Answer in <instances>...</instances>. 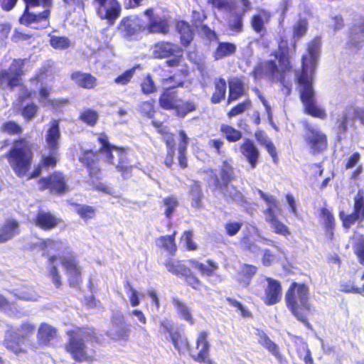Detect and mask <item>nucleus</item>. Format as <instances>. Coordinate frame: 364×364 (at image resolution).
<instances>
[{"instance_id":"58836bf2","label":"nucleus","mask_w":364,"mask_h":364,"mask_svg":"<svg viewBox=\"0 0 364 364\" xmlns=\"http://www.w3.org/2000/svg\"><path fill=\"white\" fill-rule=\"evenodd\" d=\"M161 139L165 141L168 149V155L165 159V164L167 166H171L173 162V156L175 151L173 135L170 133H165L161 129Z\"/></svg>"},{"instance_id":"6ab92c4d","label":"nucleus","mask_w":364,"mask_h":364,"mask_svg":"<svg viewBox=\"0 0 364 364\" xmlns=\"http://www.w3.org/2000/svg\"><path fill=\"white\" fill-rule=\"evenodd\" d=\"M61 132L60 128V120L52 119L48 124V129L45 134V142L48 149H58Z\"/></svg>"},{"instance_id":"bb28decb","label":"nucleus","mask_w":364,"mask_h":364,"mask_svg":"<svg viewBox=\"0 0 364 364\" xmlns=\"http://www.w3.org/2000/svg\"><path fill=\"white\" fill-rule=\"evenodd\" d=\"M240 152L245 157L252 168H255L258 162L259 151L254 142L246 139L240 146Z\"/></svg>"},{"instance_id":"37998d69","label":"nucleus","mask_w":364,"mask_h":364,"mask_svg":"<svg viewBox=\"0 0 364 364\" xmlns=\"http://www.w3.org/2000/svg\"><path fill=\"white\" fill-rule=\"evenodd\" d=\"M49 44L55 50H66L71 45L70 40L66 36L55 35H49Z\"/></svg>"},{"instance_id":"9b49d317","label":"nucleus","mask_w":364,"mask_h":364,"mask_svg":"<svg viewBox=\"0 0 364 364\" xmlns=\"http://www.w3.org/2000/svg\"><path fill=\"white\" fill-rule=\"evenodd\" d=\"M38 184L40 191L49 190L50 193L57 195H63L69 190L66 176L61 171H53L41 177L38 181Z\"/></svg>"},{"instance_id":"8fccbe9b","label":"nucleus","mask_w":364,"mask_h":364,"mask_svg":"<svg viewBox=\"0 0 364 364\" xmlns=\"http://www.w3.org/2000/svg\"><path fill=\"white\" fill-rule=\"evenodd\" d=\"M178 206L177 198L173 196H168L163 200V208L164 215L167 218H171L173 213Z\"/></svg>"},{"instance_id":"c85d7f7f","label":"nucleus","mask_w":364,"mask_h":364,"mask_svg":"<svg viewBox=\"0 0 364 364\" xmlns=\"http://www.w3.org/2000/svg\"><path fill=\"white\" fill-rule=\"evenodd\" d=\"M213 174V184L215 188L222 191L225 197L232 199L236 202H242L243 200V196L242 193L237 191L234 186H230L228 183L224 186L220 183L218 176L211 171Z\"/></svg>"},{"instance_id":"5701e85b","label":"nucleus","mask_w":364,"mask_h":364,"mask_svg":"<svg viewBox=\"0 0 364 364\" xmlns=\"http://www.w3.org/2000/svg\"><path fill=\"white\" fill-rule=\"evenodd\" d=\"M172 56L166 60L168 67H178L182 57V52L178 46L169 43H161V58Z\"/></svg>"},{"instance_id":"c03bdc74","label":"nucleus","mask_w":364,"mask_h":364,"mask_svg":"<svg viewBox=\"0 0 364 364\" xmlns=\"http://www.w3.org/2000/svg\"><path fill=\"white\" fill-rule=\"evenodd\" d=\"M165 266L168 272L178 276L187 275L189 272V269L185 265L181 264L179 261L173 259L166 261Z\"/></svg>"},{"instance_id":"a19ab883","label":"nucleus","mask_w":364,"mask_h":364,"mask_svg":"<svg viewBox=\"0 0 364 364\" xmlns=\"http://www.w3.org/2000/svg\"><path fill=\"white\" fill-rule=\"evenodd\" d=\"M192 267L198 269L202 275L212 276L214 272L218 269V265L210 260L206 263H200L196 260H191Z\"/></svg>"},{"instance_id":"20e7f679","label":"nucleus","mask_w":364,"mask_h":364,"mask_svg":"<svg viewBox=\"0 0 364 364\" xmlns=\"http://www.w3.org/2000/svg\"><path fill=\"white\" fill-rule=\"evenodd\" d=\"M290 49L287 47L285 41L279 43V52L274 55V60H268L256 66L252 72L255 79H260L263 76L274 82L282 85V92L285 95L291 92V85L286 81L287 73L290 71L289 62Z\"/></svg>"},{"instance_id":"393cba45","label":"nucleus","mask_w":364,"mask_h":364,"mask_svg":"<svg viewBox=\"0 0 364 364\" xmlns=\"http://www.w3.org/2000/svg\"><path fill=\"white\" fill-rule=\"evenodd\" d=\"M70 77L81 88L93 90L97 86V79L91 73L74 71L70 74Z\"/></svg>"},{"instance_id":"4d7b16f0","label":"nucleus","mask_w":364,"mask_h":364,"mask_svg":"<svg viewBox=\"0 0 364 364\" xmlns=\"http://www.w3.org/2000/svg\"><path fill=\"white\" fill-rule=\"evenodd\" d=\"M220 131L225 134V138L232 142L237 141L242 138V133L229 125L223 124Z\"/></svg>"},{"instance_id":"e2e57ef3","label":"nucleus","mask_w":364,"mask_h":364,"mask_svg":"<svg viewBox=\"0 0 364 364\" xmlns=\"http://www.w3.org/2000/svg\"><path fill=\"white\" fill-rule=\"evenodd\" d=\"M242 16L238 14H232L229 20L230 28L236 33L242 31Z\"/></svg>"},{"instance_id":"864d4df0","label":"nucleus","mask_w":364,"mask_h":364,"mask_svg":"<svg viewBox=\"0 0 364 364\" xmlns=\"http://www.w3.org/2000/svg\"><path fill=\"white\" fill-rule=\"evenodd\" d=\"M190 195L192 199V206L198 208L200 205L202 192L200 185L198 181H192L190 184Z\"/></svg>"},{"instance_id":"f8f14e48","label":"nucleus","mask_w":364,"mask_h":364,"mask_svg":"<svg viewBox=\"0 0 364 364\" xmlns=\"http://www.w3.org/2000/svg\"><path fill=\"white\" fill-rule=\"evenodd\" d=\"M25 62V59H14L8 70H0V85L6 82L11 90L21 85Z\"/></svg>"},{"instance_id":"0e129e2a","label":"nucleus","mask_w":364,"mask_h":364,"mask_svg":"<svg viewBox=\"0 0 364 364\" xmlns=\"http://www.w3.org/2000/svg\"><path fill=\"white\" fill-rule=\"evenodd\" d=\"M31 6H25L22 15L19 18V23L21 25L29 26L32 23H35L36 14L30 12Z\"/></svg>"},{"instance_id":"9d476101","label":"nucleus","mask_w":364,"mask_h":364,"mask_svg":"<svg viewBox=\"0 0 364 364\" xmlns=\"http://www.w3.org/2000/svg\"><path fill=\"white\" fill-rule=\"evenodd\" d=\"M261 198L266 202L267 208L265 211L267 221L277 234L286 235L289 233L288 228L283 223H280L277 215L280 213V208L276 198L272 196L264 193L262 191L257 190Z\"/></svg>"},{"instance_id":"ea45409f","label":"nucleus","mask_w":364,"mask_h":364,"mask_svg":"<svg viewBox=\"0 0 364 364\" xmlns=\"http://www.w3.org/2000/svg\"><path fill=\"white\" fill-rule=\"evenodd\" d=\"M244 87L242 82L236 78L229 81V97L228 102L237 100L242 95Z\"/></svg>"},{"instance_id":"2eb2a0df","label":"nucleus","mask_w":364,"mask_h":364,"mask_svg":"<svg viewBox=\"0 0 364 364\" xmlns=\"http://www.w3.org/2000/svg\"><path fill=\"white\" fill-rule=\"evenodd\" d=\"M118 27L122 37L127 41L137 39L140 33L144 31L143 25L139 23L136 16H127L122 18Z\"/></svg>"},{"instance_id":"f257e3e1","label":"nucleus","mask_w":364,"mask_h":364,"mask_svg":"<svg viewBox=\"0 0 364 364\" xmlns=\"http://www.w3.org/2000/svg\"><path fill=\"white\" fill-rule=\"evenodd\" d=\"M321 45L319 38H315L308 44L307 53L301 59V72L296 73L295 77L299 85L300 97L305 112L314 117L325 119V110L315 103V92L312 86L313 77L320 56Z\"/></svg>"},{"instance_id":"3c124183","label":"nucleus","mask_w":364,"mask_h":364,"mask_svg":"<svg viewBox=\"0 0 364 364\" xmlns=\"http://www.w3.org/2000/svg\"><path fill=\"white\" fill-rule=\"evenodd\" d=\"M133 168L134 166L129 164L127 158H120L116 166V169L124 179H128L132 176Z\"/></svg>"},{"instance_id":"f03ea898","label":"nucleus","mask_w":364,"mask_h":364,"mask_svg":"<svg viewBox=\"0 0 364 364\" xmlns=\"http://www.w3.org/2000/svg\"><path fill=\"white\" fill-rule=\"evenodd\" d=\"M33 149L34 144L31 141L19 136L14 139L11 147L5 154V158L18 177H26L30 180L41 174L43 166L40 163L30 172L34 157Z\"/></svg>"},{"instance_id":"7ed1b4c3","label":"nucleus","mask_w":364,"mask_h":364,"mask_svg":"<svg viewBox=\"0 0 364 364\" xmlns=\"http://www.w3.org/2000/svg\"><path fill=\"white\" fill-rule=\"evenodd\" d=\"M33 149L34 144L31 141L19 136L14 139L11 147L5 154V158L18 177H26L30 180L41 174L43 166L40 163L30 172L34 157Z\"/></svg>"},{"instance_id":"a878e982","label":"nucleus","mask_w":364,"mask_h":364,"mask_svg":"<svg viewBox=\"0 0 364 364\" xmlns=\"http://www.w3.org/2000/svg\"><path fill=\"white\" fill-rule=\"evenodd\" d=\"M353 119H358L364 124V109L350 107L346 109L342 118L337 122L340 134L347 130L348 121Z\"/></svg>"},{"instance_id":"39448f33","label":"nucleus","mask_w":364,"mask_h":364,"mask_svg":"<svg viewBox=\"0 0 364 364\" xmlns=\"http://www.w3.org/2000/svg\"><path fill=\"white\" fill-rule=\"evenodd\" d=\"M68 340L64 346V350L77 363H92L95 360V355L90 354L87 345L80 335L90 343H100V340L92 327L77 326L65 332Z\"/></svg>"},{"instance_id":"79ce46f5","label":"nucleus","mask_w":364,"mask_h":364,"mask_svg":"<svg viewBox=\"0 0 364 364\" xmlns=\"http://www.w3.org/2000/svg\"><path fill=\"white\" fill-rule=\"evenodd\" d=\"M226 82L223 78L216 79L215 81V92L211 97L213 104H218L225 98L226 93Z\"/></svg>"},{"instance_id":"680f3d73","label":"nucleus","mask_w":364,"mask_h":364,"mask_svg":"<svg viewBox=\"0 0 364 364\" xmlns=\"http://www.w3.org/2000/svg\"><path fill=\"white\" fill-rule=\"evenodd\" d=\"M97 142L100 144L97 152L100 154H104L105 151L112 149H117V146L110 144L109 137L105 132L98 134Z\"/></svg>"},{"instance_id":"c756f323","label":"nucleus","mask_w":364,"mask_h":364,"mask_svg":"<svg viewBox=\"0 0 364 364\" xmlns=\"http://www.w3.org/2000/svg\"><path fill=\"white\" fill-rule=\"evenodd\" d=\"M210 344L208 341V333L205 331L199 333L196 341V348L198 353L193 355L195 360L198 362H204L209 355Z\"/></svg>"},{"instance_id":"f704fd0d","label":"nucleus","mask_w":364,"mask_h":364,"mask_svg":"<svg viewBox=\"0 0 364 364\" xmlns=\"http://www.w3.org/2000/svg\"><path fill=\"white\" fill-rule=\"evenodd\" d=\"M49 153L48 154H43L40 159V164L41 166H43V169H53L57 166L60 157L58 149H48Z\"/></svg>"},{"instance_id":"338daca9","label":"nucleus","mask_w":364,"mask_h":364,"mask_svg":"<svg viewBox=\"0 0 364 364\" xmlns=\"http://www.w3.org/2000/svg\"><path fill=\"white\" fill-rule=\"evenodd\" d=\"M135 68H132L125 70L118 77L114 79V82L118 85H127L132 80L135 72Z\"/></svg>"},{"instance_id":"774afa93","label":"nucleus","mask_w":364,"mask_h":364,"mask_svg":"<svg viewBox=\"0 0 364 364\" xmlns=\"http://www.w3.org/2000/svg\"><path fill=\"white\" fill-rule=\"evenodd\" d=\"M354 252L359 262L364 265V238L360 237L354 245Z\"/></svg>"},{"instance_id":"a18cd8bd","label":"nucleus","mask_w":364,"mask_h":364,"mask_svg":"<svg viewBox=\"0 0 364 364\" xmlns=\"http://www.w3.org/2000/svg\"><path fill=\"white\" fill-rule=\"evenodd\" d=\"M78 119L90 127H95L99 119L98 112L92 109H85L80 112Z\"/></svg>"},{"instance_id":"052dcab7","label":"nucleus","mask_w":364,"mask_h":364,"mask_svg":"<svg viewBox=\"0 0 364 364\" xmlns=\"http://www.w3.org/2000/svg\"><path fill=\"white\" fill-rule=\"evenodd\" d=\"M353 213L358 217L360 220H364V198L362 193L359 191L354 198Z\"/></svg>"},{"instance_id":"4468645a","label":"nucleus","mask_w":364,"mask_h":364,"mask_svg":"<svg viewBox=\"0 0 364 364\" xmlns=\"http://www.w3.org/2000/svg\"><path fill=\"white\" fill-rule=\"evenodd\" d=\"M241 243L248 251L252 253H258L259 251L258 244L272 245L274 242L262 237L256 227L249 225L246 228Z\"/></svg>"},{"instance_id":"e433bc0d","label":"nucleus","mask_w":364,"mask_h":364,"mask_svg":"<svg viewBox=\"0 0 364 364\" xmlns=\"http://www.w3.org/2000/svg\"><path fill=\"white\" fill-rule=\"evenodd\" d=\"M180 142L178 144V162L181 168L187 166V160L186 157V148L188 144L189 138L184 131L179 132Z\"/></svg>"},{"instance_id":"423d86ee","label":"nucleus","mask_w":364,"mask_h":364,"mask_svg":"<svg viewBox=\"0 0 364 364\" xmlns=\"http://www.w3.org/2000/svg\"><path fill=\"white\" fill-rule=\"evenodd\" d=\"M285 300L292 315L309 329H311L308 316L315 311V309L310 302L308 287L304 284L292 283L286 293Z\"/></svg>"},{"instance_id":"4be33fe9","label":"nucleus","mask_w":364,"mask_h":364,"mask_svg":"<svg viewBox=\"0 0 364 364\" xmlns=\"http://www.w3.org/2000/svg\"><path fill=\"white\" fill-rule=\"evenodd\" d=\"M19 233V222L15 218L6 220L0 226V244L13 240Z\"/></svg>"},{"instance_id":"6e6d98bb","label":"nucleus","mask_w":364,"mask_h":364,"mask_svg":"<svg viewBox=\"0 0 364 364\" xmlns=\"http://www.w3.org/2000/svg\"><path fill=\"white\" fill-rule=\"evenodd\" d=\"M38 111V107L34 102H30L23 106L21 109V115L24 120L28 122L33 119Z\"/></svg>"},{"instance_id":"1a4fd4ad","label":"nucleus","mask_w":364,"mask_h":364,"mask_svg":"<svg viewBox=\"0 0 364 364\" xmlns=\"http://www.w3.org/2000/svg\"><path fill=\"white\" fill-rule=\"evenodd\" d=\"M92 4L97 17L110 26L121 16L122 7L118 0H92Z\"/></svg>"},{"instance_id":"aec40b11","label":"nucleus","mask_w":364,"mask_h":364,"mask_svg":"<svg viewBox=\"0 0 364 364\" xmlns=\"http://www.w3.org/2000/svg\"><path fill=\"white\" fill-rule=\"evenodd\" d=\"M364 40V18L357 21L350 28L348 48L355 52L361 47Z\"/></svg>"},{"instance_id":"dca6fc26","label":"nucleus","mask_w":364,"mask_h":364,"mask_svg":"<svg viewBox=\"0 0 364 364\" xmlns=\"http://www.w3.org/2000/svg\"><path fill=\"white\" fill-rule=\"evenodd\" d=\"M304 138L314 154L321 153L326 149V136L316 127L307 125Z\"/></svg>"},{"instance_id":"0eeeda50","label":"nucleus","mask_w":364,"mask_h":364,"mask_svg":"<svg viewBox=\"0 0 364 364\" xmlns=\"http://www.w3.org/2000/svg\"><path fill=\"white\" fill-rule=\"evenodd\" d=\"M186 75L187 70L182 68L173 76L163 80L161 82V86L166 91L161 95V107L166 109H173L177 116L182 117L196 109L193 102H183L177 98L176 92L173 90L175 87L183 85Z\"/></svg>"},{"instance_id":"69168bd1","label":"nucleus","mask_w":364,"mask_h":364,"mask_svg":"<svg viewBox=\"0 0 364 364\" xmlns=\"http://www.w3.org/2000/svg\"><path fill=\"white\" fill-rule=\"evenodd\" d=\"M126 289L130 291L129 296L130 304L132 306H137L140 304V299L139 298V294L137 291L132 287L129 281L127 280L124 284Z\"/></svg>"},{"instance_id":"5fc2aeb1","label":"nucleus","mask_w":364,"mask_h":364,"mask_svg":"<svg viewBox=\"0 0 364 364\" xmlns=\"http://www.w3.org/2000/svg\"><path fill=\"white\" fill-rule=\"evenodd\" d=\"M176 231H173L171 235L161 237V246L170 255H173L176 251V245L174 242Z\"/></svg>"},{"instance_id":"412c9836","label":"nucleus","mask_w":364,"mask_h":364,"mask_svg":"<svg viewBox=\"0 0 364 364\" xmlns=\"http://www.w3.org/2000/svg\"><path fill=\"white\" fill-rule=\"evenodd\" d=\"M163 326L168 333L175 348L179 352H183L188 349V342L186 338L183 337L174 325L169 321L163 323Z\"/></svg>"},{"instance_id":"6e6552de","label":"nucleus","mask_w":364,"mask_h":364,"mask_svg":"<svg viewBox=\"0 0 364 364\" xmlns=\"http://www.w3.org/2000/svg\"><path fill=\"white\" fill-rule=\"evenodd\" d=\"M36 331L35 324L23 322L17 329L11 326L6 331L3 341L4 347L16 355L28 353V347L33 346L30 338Z\"/></svg>"},{"instance_id":"09e8293b","label":"nucleus","mask_w":364,"mask_h":364,"mask_svg":"<svg viewBox=\"0 0 364 364\" xmlns=\"http://www.w3.org/2000/svg\"><path fill=\"white\" fill-rule=\"evenodd\" d=\"M173 305L181 318L184 320L193 323V317L191 309L183 301L178 299H173Z\"/></svg>"},{"instance_id":"f3484780","label":"nucleus","mask_w":364,"mask_h":364,"mask_svg":"<svg viewBox=\"0 0 364 364\" xmlns=\"http://www.w3.org/2000/svg\"><path fill=\"white\" fill-rule=\"evenodd\" d=\"M79 161L87 168L91 178H97L101 173L97 151L85 149L81 151Z\"/></svg>"},{"instance_id":"473e14b6","label":"nucleus","mask_w":364,"mask_h":364,"mask_svg":"<svg viewBox=\"0 0 364 364\" xmlns=\"http://www.w3.org/2000/svg\"><path fill=\"white\" fill-rule=\"evenodd\" d=\"M206 18V16L203 11H193L192 12V22L196 28L200 27V31L209 39L215 37V33L213 31L209 28L207 26L203 25V22Z\"/></svg>"},{"instance_id":"a211bd4d","label":"nucleus","mask_w":364,"mask_h":364,"mask_svg":"<svg viewBox=\"0 0 364 364\" xmlns=\"http://www.w3.org/2000/svg\"><path fill=\"white\" fill-rule=\"evenodd\" d=\"M62 220L50 211L38 210L33 218V225L43 231H50L56 228Z\"/></svg>"},{"instance_id":"49530a36","label":"nucleus","mask_w":364,"mask_h":364,"mask_svg":"<svg viewBox=\"0 0 364 364\" xmlns=\"http://www.w3.org/2000/svg\"><path fill=\"white\" fill-rule=\"evenodd\" d=\"M308 22L306 19H299L293 27V49L295 50L296 42L304 36L307 32Z\"/></svg>"},{"instance_id":"2f4dec72","label":"nucleus","mask_w":364,"mask_h":364,"mask_svg":"<svg viewBox=\"0 0 364 364\" xmlns=\"http://www.w3.org/2000/svg\"><path fill=\"white\" fill-rule=\"evenodd\" d=\"M144 15L146 18V24L143 26L144 31L147 34L156 33L159 32V17L154 9L149 8L144 11Z\"/></svg>"},{"instance_id":"cd10ccee","label":"nucleus","mask_w":364,"mask_h":364,"mask_svg":"<svg viewBox=\"0 0 364 364\" xmlns=\"http://www.w3.org/2000/svg\"><path fill=\"white\" fill-rule=\"evenodd\" d=\"M267 287L265 289L264 303L267 305H274L279 302L282 296L280 283L271 278H267Z\"/></svg>"},{"instance_id":"72a5a7b5","label":"nucleus","mask_w":364,"mask_h":364,"mask_svg":"<svg viewBox=\"0 0 364 364\" xmlns=\"http://www.w3.org/2000/svg\"><path fill=\"white\" fill-rule=\"evenodd\" d=\"M71 206L75 208V213L84 221L92 220L96 216L97 209L93 206L77 203H72Z\"/></svg>"},{"instance_id":"7c9ffc66","label":"nucleus","mask_w":364,"mask_h":364,"mask_svg":"<svg viewBox=\"0 0 364 364\" xmlns=\"http://www.w3.org/2000/svg\"><path fill=\"white\" fill-rule=\"evenodd\" d=\"M258 342L276 358L279 364H288L279 353L278 346L264 332L258 331Z\"/></svg>"},{"instance_id":"c9c22d12","label":"nucleus","mask_w":364,"mask_h":364,"mask_svg":"<svg viewBox=\"0 0 364 364\" xmlns=\"http://www.w3.org/2000/svg\"><path fill=\"white\" fill-rule=\"evenodd\" d=\"M270 17V13L264 10L254 15L251 21V24L254 31L258 33L264 32L265 30L264 24L269 21Z\"/></svg>"},{"instance_id":"bf43d9fd","label":"nucleus","mask_w":364,"mask_h":364,"mask_svg":"<svg viewBox=\"0 0 364 364\" xmlns=\"http://www.w3.org/2000/svg\"><path fill=\"white\" fill-rule=\"evenodd\" d=\"M257 272V267L252 265L244 264L241 269L240 277L242 276L245 279L239 278L238 280L244 286L249 284L250 279L255 275Z\"/></svg>"},{"instance_id":"13d9d810","label":"nucleus","mask_w":364,"mask_h":364,"mask_svg":"<svg viewBox=\"0 0 364 364\" xmlns=\"http://www.w3.org/2000/svg\"><path fill=\"white\" fill-rule=\"evenodd\" d=\"M255 137L261 144H263L265 146L267 152L274 158L276 156L275 147L267 136L263 132H257L255 133Z\"/></svg>"},{"instance_id":"4c0bfd02","label":"nucleus","mask_w":364,"mask_h":364,"mask_svg":"<svg viewBox=\"0 0 364 364\" xmlns=\"http://www.w3.org/2000/svg\"><path fill=\"white\" fill-rule=\"evenodd\" d=\"M176 29L181 36V41L183 45L188 46L193 40V33L190 25L181 21L177 23Z\"/></svg>"},{"instance_id":"ddd939ff","label":"nucleus","mask_w":364,"mask_h":364,"mask_svg":"<svg viewBox=\"0 0 364 364\" xmlns=\"http://www.w3.org/2000/svg\"><path fill=\"white\" fill-rule=\"evenodd\" d=\"M61 264L66 270L68 283L70 288L80 289L83 283L82 268L74 256L63 257Z\"/></svg>"},{"instance_id":"de8ad7c7","label":"nucleus","mask_w":364,"mask_h":364,"mask_svg":"<svg viewBox=\"0 0 364 364\" xmlns=\"http://www.w3.org/2000/svg\"><path fill=\"white\" fill-rule=\"evenodd\" d=\"M0 129L1 132L6 133L10 136H20L23 131V127L16 122L13 120L4 122L1 124Z\"/></svg>"},{"instance_id":"603ef678","label":"nucleus","mask_w":364,"mask_h":364,"mask_svg":"<svg viewBox=\"0 0 364 364\" xmlns=\"http://www.w3.org/2000/svg\"><path fill=\"white\" fill-rule=\"evenodd\" d=\"M236 46L230 43H220L215 53V59H221L235 53Z\"/></svg>"},{"instance_id":"b1692460","label":"nucleus","mask_w":364,"mask_h":364,"mask_svg":"<svg viewBox=\"0 0 364 364\" xmlns=\"http://www.w3.org/2000/svg\"><path fill=\"white\" fill-rule=\"evenodd\" d=\"M37 342L40 346H48L58 336V329L47 323H41L37 332Z\"/></svg>"}]
</instances>
